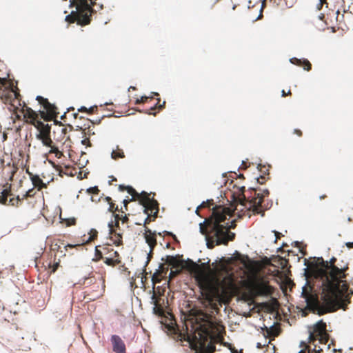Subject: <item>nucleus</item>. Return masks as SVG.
Returning a JSON list of instances; mask_svg holds the SVG:
<instances>
[{"label":"nucleus","instance_id":"37998d69","mask_svg":"<svg viewBox=\"0 0 353 353\" xmlns=\"http://www.w3.org/2000/svg\"><path fill=\"white\" fill-rule=\"evenodd\" d=\"M90 199L92 201H94V197L92 196H91Z\"/></svg>","mask_w":353,"mask_h":353},{"label":"nucleus","instance_id":"412c9836","mask_svg":"<svg viewBox=\"0 0 353 353\" xmlns=\"http://www.w3.org/2000/svg\"><path fill=\"white\" fill-rule=\"evenodd\" d=\"M91 232H93V233H94V234H93V235H91V236L89 237L88 241H91L92 239H93L97 236V230H93V229H92V230H91Z\"/></svg>","mask_w":353,"mask_h":353},{"label":"nucleus","instance_id":"4c0bfd02","mask_svg":"<svg viewBox=\"0 0 353 353\" xmlns=\"http://www.w3.org/2000/svg\"><path fill=\"white\" fill-rule=\"evenodd\" d=\"M30 191H31L30 190L27 191L26 193V196H29Z\"/></svg>","mask_w":353,"mask_h":353},{"label":"nucleus","instance_id":"a18cd8bd","mask_svg":"<svg viewBox=\"0 0 353 353\" xmlns=\"http://www.w3.org/2000/svg\"><path fill=\"white\" fill-rule=\"evenodd\" d=\"M165 104V101L163 102V104L160 105V108H161Z\"/></svg>","mask_w":353,"mask_h":353},{"label":"nucleus","instance_id":"39448f33","mask_svg":"<svg viewBox=\"0 0 353 353\" xmlns=\"http://www.w3.org/2000/svg\"><path fill=\"white\" fill-rule=\"evenodd\" d=\"M128 194L132 195L131 199H124L123 203L124 206L126 207L130 201H134L135 198L137 197L140 200V203L145 208L144 212L147 214V211L150 210L152 212L154 210L156 211L154 212V216H157L158 213L157 209V201L150 197V194H148L145 191H142L140 194L136 192V190L131 186L126 188Z\"/></svg>","mask_w":353,"mask_h":353},{"label":"nucleus","instance_id":"5701e85b","mask_svg":"<svg viewBox=\"0 0 353 353\" xmlns=\"http://www.w3.org/2000/svg\"><path fill=\"white\" fill-rule=\"evenodd\" d=\"M78 111L79 112H87L88 111V109L85 106H81L79 108H78Z\"/></svg>","mask_w":353,"mask_h":353},{"label":"nucleus","instance_id":"f8f14e48","mask_svg":"<svg viewBox=\"0 0 353 353\" xmlns=\"http://www.w3.org/2000/svg\"><path fill=\"white\" fill-rule=\"evenodd\" d=\"M290 63L297 65H301L302 63L305 64V66L304 67V70H305L308 71L311 69V65L307 59L302 60L300 59L292 57V58L290 59Z\"/></svg>","mask_w":353,"mask_h":353},{"label":"nucleus","instance_id":"1a4fd4ad","mask_svg":"<svg viewBox=\"0 0 353 353\" xmlns=\"http://www.w3.org/2000/svg\"><path fill=\"white\" fill-rule=\"evenodd\" d=\"M113 351L116 353H125V345L121 338L118 335H112L111 337Z\"/></svg>","mask_w":353,"mask_h":353},{"label":"nucleus","instance_id":"72a5a7b5","mask_svg":"<svg viewBox=\"0 0 353 353\" xmlns=\"http://www.w3.org/2000/svg\"><path fill=\"white\" fill-rule=\"evenodd\" d=\"M151 94L152 95H155V96H158L159 95V93L158 92H151Z\"/></svg>","mask_w":353,"mask_h":353},{"label":"nucleus","instance_id":"8fccbe9b","mask_svg":"<svg viewBox=\"0 0 353 353\" xmlns=\"http://www.w3.org/2000/svg\"><path fill=\"white\" fill-rule=\"evenodd\" d=\"M152 299H154V295H152Z\"/></svg>","mask_w":353,"mask_h":353},{"label":"nucleus","instance_id":"09e8293b","mask_svg":"<svg viewBox=\"0 0 353 353\" xmlns=\"http://www.w3.org/2000/svg\"><path fill=\"white\" fill-rule=\"evenodd\" d=\"M99 8H103V5L99 6Z\"/></svg>","mask_w":353,"mask_h":353},{"label":"nucleus","instance_id":"2eb2a0df","mask_svg":"<svg viewBox=\"0 0 353 353\" xmlns=\"http://www.w3.org/2000/svg\"><path fill=\"white\" fill-rule=\"evenodd\" d=\"M31 179H32V183L34 185H44L43 182L42 181V180L39 177V176H32L31 177Z\"/></svg>","mask_w":353,"mask_h":353},{"label":"nucleus","instance_id":"ea45409f","mask_svg":"<svg viewBox=\"0 0 353 353\" xmlns=\"http://www.w3.org/2000/svg\"><path fill=\"white\" fill-rule=\"evenodd\" d=\"M264 328L266 330V331H267L268 334H269L270 332L269 331V330L268 329V327L265 326V327H264Z\"/></svg>","mask_w":353,"mask_h":353},{"label":"nucleus","instance_id":"e433bc0d","mask_svg":"<svg viewBox=\"0 0 353 353\" xmlns=\"http://www.w3.org/2000/svg\"><path fill=\"white\" fill-rule=\"evenodd\" d=\"M148 219H149V215H148L147 218L145 219L144 224H145L148 222Z\"/></svg>","mask_w":353,"mask_h":353},{"label":"nucleus","instance_id":"f03ea898","mask_svg":"<svg viewBox=\"0 0 353 353\" xmlns=\"http://www.w3.org/2000/svg\"><path fill=\"white\" fill-rule=\"evenodd\" d=\"M225 215L223 213H218L215 214L214 220L208 221H204L203 223H199V231L202 234H206L207 232L203 228V224L206 223L208 232L210 235L212 241H207V246L209 248H213V243L216 245L227 244L228 241H231L234 238L235 234L229 231V228L234 227V221H231V225L229 223L226 225L221 223L224 221Z\"/></svg>","mask_w":353,"mask_h":353},{"label":"nucleus","instance_id":"58836bf2","mask_svg":"<svg viewBox=\"0 0 353 353\" xmlns=\"http://www.w3.org/2000/svg\"><path fill=\"white\" fill-rule=\"evenodd\" d=\"M74 246V245H71V244H68V245H66V247H70V248H73Z\"/></svg>","mask_w":353,"mask_h":353},{"label":"nucleus","instance_id":"393cba45","mask_svg":"<svg viewBox=\"0 0 353 353\" xmlns=\"http://www.w3.org/2000/svg\"><path fill=\"white\" fill-rule=\"evenodd\" d=\"M290 90H288V92L287 93H285V90H283L281 91V95H282V97H285L286 94H290Z\"/></svg>","mask_w":353,"mask_h":353},{"label":"nucleus","instance_id":"79ce46f5","mask_svg":"<svg viewBox=\"0 0 353 353\" xmlns=\"http://www.w3.org/2000/svg\"><path fill=\"white\" fill-rule=\"evenodd\" d=\"M85 141H86V140H85V139H84V140H82V141H81L82 144H85Z\"/></svg>","mask_w":353,"mask_h":353},{"label":"nucleus","instance_id":"6e6552de","mask_svg":"<svg viewBox=\"0 0 353 353\" xmlns=\"http://www.w3.org/2000/svg\"><path fill=\"white\" fill-rule=\"evenodd\" d=\"M143 235H144V238H145L146 243L150 247V251L148 253L147 261H145V266H146L150 260L152 250L154 248V246L157 245V240L155 239L156 232H152L151 230H150L148 228H145Z\"/></svg>","mask_w":353,"mask_h":353},{"label":"nucleus","instance_id":"423d86ee","mask_svg":"<svg viewBox=\"0 0 353 353\" xmlns=\"http://www.w3.org/2000/svg\"><path fill=\"white\" fill-rule=\"evenodd\" d=\"M250 194L248 196L245 194L243 195L241 199H239V202L237 203L235 209H247L248 210H252L254 213H259L260 206L263 201L264 195L257 192L255 190H249Z\"/></svg>","mask_w":353,"mask_h":353},{"label":"nucleus","instance_id":"49530a36","mask_svg":"<svg viewBox=\"0 0 353 353\" xmlns=\"http://www.w3.org/2000/svg\"><path fill=\"white\" fill-rule=\"evenodd\" d=\"M109 104H110V103H108V102H105V105H109Z\"/></svg>","mask_w":353,"mask_h":353},{"label":"nucleus","instance_id":"9d476101","mask_svg":"<svg viewBox=\"0 0 353 353\" xmlns=\"http://www.w3.org/2000/svg\"><path fill=\"white\" fill-rule=\"evenodd\" d=\"M36 99L43 105V108L50 115L56 116L59 114V112H57V107L54 104L50 103L47 99L41 96H37Z\"/></svg>","mask_w":353,"mask_h":353},{"label":"nucleus","instance_id":"bb28decb","mask_svg":"<svg viewBox=\"0 0 353 353\" xmlns=\"http://www.w3.org/2000/svg\"><path fill=\"white\" fill-rule=\"evenodd\" d=\"M204 204H205V202H204V201H202L201 204L199 206H198V207H197V208H196V213H197V212H198L199 208L200 207L203 206V205H204Z\"/></svg>","mask_w":353,"mask_h":353},{"label":"nucleus","instance_id":"a19ab883","mask_svg":"<svg viewBox=\"0 0 353 353\" xmlns=\"http://www.w3.org/2000/svg\"><path fill=\"white\" fill-rule=\"evenodd\" d=\"M95 251H96V253H97V254H99H99H101L100 252L97 250V248H95Z\"/></svg>","mask_w":353,"mask_h":353},{"label":"nucleus","instance_id":"c85d7f7f","mask_svg":"<svg viewBox=\"0 0 353 353\" xmlns=\"http://www.w3.org/2000/svg\"><path fill=\"white\" fill-rule=\"evenodd\" d=\"M93 109H94V107L92 106V107L89 108V109H88L87 112H88L89 113H91V112H92Z\"/></svg>","mask_w":353,"mask_h":353},{"label":"nucleus","instance_id":"c756f323","mask_svg":"<svg viewBox=\"0 0 353 353\" xmlns=\"http://www.w3.org/2000/svg\"><path fill=\"white\" fill-rule=\"evenodd\" d=\"M58 265H59V264H58V263H56V264L54 265V268H53V270H52V271H53V272H54V271L57 270V268Z\"/></svg>","mask_w":353,"mask_h":353},{"label":"nucleus","instance_id":"a211bd4d","mask_svg":"<svg viewBox=\"0 0 353 353\" xmlns=\"http://www.w3.org/2000/svg\"><path fill=\"white\" fill-rule=\"evenodd\" d=\"M148 99V97L142 96L140 99H137L136 103H144Z\"/></svg>","mask_w":353,"mask_h":353},{"label":"nucleus","instance_id":"f704fd0d","mask_svg":"<svg viewBox=\"0 0 353 353\" xmlns=\"http://www.w3.org/2000/svg\"><path fill=\"white\" fill-rule=\"evenodd\" d=\"M317 9L320 10L322 7V6H321V4H319V3L317 4Z\"/></svg>","mask_w":353,"mask_h":353},{"label":"nucleus","instance_id":"2f4dec72","mask_svg":"<svg viewBox=\"0 0 353 353\" xmlns=\"http://www.w3.org/2000/svg\"><path fill=\"white\" fill-rule=\"evenodd\" d=\"M90 5L91 6H93L95 3V2H94L95 0H90Z\"/></svg>","mask_w":353,"mask_h":353},{"label":"nucleus","instance_id":"4be33fe9","mask_svg":"<svg viewBox=\"0 0 353 353\" xmlns=\"http://www.w3.org/2000/svg\"><path fill=\"white\" fill-rule=\"evenodd\" d=\"M230 350L232 353H242V350H240L239 351L234 348V347H230Z\"/></svg>","mask_w":353,"mask_h":353},{"label":"nucleus","instance_id":"c03bdc74","mask_svg":"<svg viewBox=\"0 0 353 353\" xmlns=\"http://www.w3.org/2000/svg\"><path fill=\"white\" fill-rule=\"evenodd\" d=\"M261 17V13H260L258 16V17L256 18V19H259L260 17Z\"/></svg>","mask_w":353,"mask_h":353},{"label":"nucleus","instance_id":"6ab92c4d","mask_svg":"<svg viewBox=\"0 0 353 353\" xmlns=\"http://www.w3.org/2000/svg\"><path fill=\"white\" fill-rule=\"evenodd\" d=\"M108 228H109V233L110 234H112L113 232H114V230H113V221H111L110 222H109L108 224Z\"/></svg>","mask_w":353,"mask_h":353},{"label":"nucleus","instance_id":"c9c22d12","mask_svg":"<svg viewBox=\"0 0 353 353\" xmlns=\"http://www.w3.org/2000/svg\"><path fill=\"white\" fill-rule=\"evenodd\" d=\"M263 193H264L265 194H268L269 193V192H268V190L266 189V190H263Z\"/></svg>","mask_w":353,"mask_h":353},{"label":"nucleus","instance_id":"f3484780","mask_svg":"<svg viewBox=\"0 0 353 353\" xmlns=\"http://www.w3.org/2000/svg\"><path fill=\"white\" fill-rule=\"evenodd\" d=\"M72 16L73 19H74L75 21H77V23H78V24H79V25H81V24L79 23L78 19H77V17H76L75 10H74V11H72V12H71V13H70V14H68V15H66V16H65V21H69V20H70V19L72 17Z\"/></svg>","mask_w":353,"mask_h":353},{"label":"nucleus","instance_id":"de8ad7c7","mask_svg":"<svg viewBox=\"0 0 353 353\" xmlns=\"http://www.w3.org/2000/svg\"><path fill=\"white\" fill-rule=\"evenodd\" d=\"M99 8H103V5L99 6Z\"/></svg>","mask_w":353,"mask_h":353},{"label":"nucleus","instance_id":"cd10ccee","mask_svg":"<svg viewBox=\"0 0 353 353\" xmlns=\"http://www.w3.org/2000/svg\"><path fill=\"white\" fill-rule=\"evenodd\" d=\"M110 263H111V259H110L107 258V259H105V263H106V264H108V265H110Z\"/></svg>","mask_w":353,"mask_h":353},{"label":"nucleus","instance_id":"20e7f679","mask_svg":"<svg viewBox=\"0 0 353 353\" xmlns=\"http://www.w3.org/2000/svg\"><path fill=\"white\" fill-rule=\"evenodd\" d=\"M174 339L181 342L186 341L190 348L194 351V353H213L215 351V347L211 343L206 345L205 342L200 339H197L196 336L192 339L185 333L175 331Z\"/></svg>","mask_w":353,"mask_h":353},{"label":"nucleus","instance_id":"4468645a","mask_svg":"<svg viewBox=\"0 0 353 353\" xmlns=\"http://www.w3.org/2000/svg\"><path fill=\"white\" fill-rule=\"evenodd\" d=\"M125 157L124 153L122 150L117 152L115 150H112L111 152V158L113 159H117V158H123Z\"/></svg>","mask_w":353,"mask_h":353},{"label":"nucleus","instance_id":"3c124183","mask_svg":"<svg viewBox=\"0 0 353 353\" xmlns=\"http://www.w3.org/2000/svg\"><path fill=\"white\" fill-rule=\"evenodd\" d=\"M153 310H154V311L155 312V310H156V307H153Z\"/></svg>","mask_w":353,"mask_h":353},{"label":"nucleus","instance_id":"473e14b6","mask_svg":"<svg viewBox=\"0 0 353 353\" xmlns=\"http://www.w3.org/2000/svg\"><path fill=\"white\" fill-rule=\"evenodd\" d=\"M325 1V0H319V4H321V6H323V3Z\"/></svg>","mask_w":353,"mask_h":353},{"label":"nucleus","instance_id":"f257e3e1","mask_svg":"<svg viewBox=\"0 0 353 353\" xmlns=\"http://www.w3.org/2000/svg\"><path fill=\"white\" fill-rule=\"evenodd\" d=\"M335 261L334 257L329 261L318 257L307 265V260H304V265H306L304 268L305 274L310 268L314 276L319 278L322 282L321 299L316 294L308 293L305 288H303L301 294L305 299L306 308L314 313L321 315L339 308L344 309L349 302L350 295L353 294V291L349 290L347 282L344 280L347 265L339 268L333 264Z\"/></svg>","mask_w":353,"mask_h":353},{"label":"nucleus","instance_id":"9b49d317","mask_svg":"<svg viewBox=\"0 0 353 353\" xmlns=\"http://www.w3.org/2000/svg\"><path fill=\"white\" fill-rule=\"evenodd\" d=\"M270 292V287L263 281L256 284L255 293L259 296L268 295Z\"/></svg>","mask_w":353,"mask_h":353},{"label":"nucleus","instance_id":"ddd939ff","mask_svg":"<svg viewBox=\"0 0 353 353\" xmlns=\"http://www.w3.org/2000/svg\"><path fill=\"white\" fill-rule=\"evenodd\" d=\"M37 138L41 141L43 145L51 147V144L52 143V139L48 135H43L42 134H39L37 136Z\"/></svg>","mask_w":353,"mask_h":353},{"label":"nucleus","instance_id":"7c9ffc66","mask_svg":"<svg viewBox=\"0 0 353 353\" xmlns=\"http://www.w3.org/2000/svg\"><path fill=\"white\" fill-rule=\"evenodd\" d=\"M131 89H132V90H135L136 88H135V87H134V86H132V85H131V86H130V87L128 88V91H130V90H131Z\"/></svg>","mask_w":353,"mask_h":353},{"label":"nucleus","instance_id":"dca6fc26","mask_svg":"<svg viewBox=\"0 0 353 353\" xmlns=\"http://www.w3.org/2000/svg\"><path fill=\"white\" fill-rule=\"evenodd\" d=\"M2 195L0 196V203L5 204L7 201L8 190L5 189L1 192Z\"/></svg>","mask_w":353,"mask_h":353},{"label":"nucleus","instance_id":"b1692460","mask_svg":"<svg viewBox=\"0 0 353 353\" xmlns=\"http://www.w3.org/2000/svg\"><path fill=\"white\" fill-rule=\"evenodd\" d=\"M177 274L176 271H171L169 274L170 278L174 277Z\"/></svg>","mask_w":353,"mask_h":353},{"label":"nucleus","instance_id":"0eeeda50","mask_svg":"<svg viewBox=\"0 0 353 353\" xmlns=\"http://www.w3.org/2000/svg\"><path fill=\"white\" fill-rule=\"evenodd\" d=\"M70 6L76 7L75 13L81 26H85L90 23V17L94 12L87 0H69Z\"/></svg>","mask_w":353,"mask_h":353},{"label":"nucleus","instance_id":"a878e982","mask_svg":"<svg viewBox=\"0 0 353 353\" xmlns=\"http://www.w3.org/2000/svg\"><path fill=\"white\" fill-rule=\"evenodd\" d=\"M346 245H347V248H351L353 247V242H347L346 243Z\"/></svg>","mask_w":353,"mask_h":353},{"label":"nucleus","instance_id":"7ed1b4c3","mask_svg":"<svg viewBox=\"0 0 353 353\" xmlns=\"http://www.w3.org/2000/svg\"><path fill=\"white\" fill-rule=\"evenodd\" d=\"M307 337L308 345L301 341L299 347H303L298 353H323L330 348V343H327L329 335L326 330V324L320 320L313 327L309 328Z\"/></svg>","mask_w":353,"mask_h":353},{"label":"nucleus","instance_id":"aec40b11","mask_svg":"<svg viewBox=\"0 0 353 353\" xmlns=\"http://www.w3.org/2000/svg\"><path fill=\"white\" fill-rule=\"evenodd\" d=\"M95 191H98L97 187H96V186L91 187V188H89L88 189H87V192L89 193L94 192Z\"/></svg>","mask_w":353,"mask_h":353}]
</instances>
